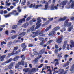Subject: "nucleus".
<instances>
[{
    "mask_svg": "<svg viewBox=\"0 0 74 74\" xmlns=\"http://www.w3.org/2000/svg\"><path fill=\"white\" fill-rule=\"evenodd\" d=\"M19 58V56H17L15 57L13 59L12 58H10L8 60H7L6 61H5V62H4L2 64V65H4L7 63H10L12 60L13 61H16L17 60H18Z\"/></svg>",
    "mask_w": 74,
    "mask_h": 74,
    "instance_id": "f257e3e1",
    "label": "nucleus"
},
{
    "mask_svg": "<svg viewBox=\"0 0 74 74\" xmlns=\"http://www.w3.org/2000/svg\"><path fill=\"white\" fill-rule=\"evenodd\" d=\"M41 26V24H39L35 28H34L35 27V25H34L32 26L30 28V29H27V33H29L30 31L31 32H33V31H34V30H36V29H37L38 28L40 27Z\"/></svg>",
    "mask_w": 74,
    "mask_h": 74,
    "instance_id": "f03ea898",
    "label": "nucleus"
},
{
    "mask_svg": "<svg viewBox=\"0 0 74 74\" xmlns=\"http://www.w3.org/2000/svg\"><path fill=\"white\" fill-rule=\"evenodd\" d=\"M59 29H60L59 27L54 28L53 29V31H52L50 33L48 34V36H56V32Z\"/></svg>",
    "mask_w": 74,
    "mask_h": 74,
    "instance_id": "7ed1b4c3",
    "label": "nucleus"
},
{
    "mask_svg": "<svg viewBox=\"0 0 74 74\" xmlns=\"http://www.w3.org/2000/svg\"><path fill=\"white\" fill-rule=\"evenodd\" d=\"M20 58L22 59L21 61H22V60L23 61L21 62H18V64L19 65L24 66L25 64L24 63V61H23V60H25V57L24 56V55H21Z\"/></svg>",
    "mask_w": 74,
    "mask_h": 74,
    "instance_id": "20e7f679",
    "label": "nucleus"
},
{
    "mask_svg": "<svg viewBox=\"0 0 74 74\" xmlns=\"http://www.w3.org/2000/svg\"><path fill=\"white\" fill-rule=\"evenodd\" d=\"M32 33L33 34H34V33H35L34 35L32 36V38H34V37H36V36H38V34H39V35L42 34V32H40L39 30H37L36 31V32H32Z\"/></svg>",
    "mask_w": 74,
    "mask_h": 74,
    "instance_id": "39448f33",
    "label": "nucleus"
},
{
    "mask_svg": "<svg viewBox=\"0 0 74 74\" xmlns=\"http://www.w3.org/2000/svg\"><path fill=\"white\" fill-rule=\"evenodd\" d=\"M69 21V20L68 19L65 21L64 25L65 27H66V26H67V27H70V26L71 25V23H68Z\"/></svg>",
    "mask_w": 74,
    "mask_h": 74,
    "instance_id": "423d86ee",
    "label": "nucleus"
},
{
    "mask_svg": "<svg viewBox=\"0 0 74 74\" xmlns=\"http://www.w3.org/2000/svg\"><path fill=\"white\" fill-rule=\"evenodd\" d=\"M63 35H61L60 36V38L57 40L56 41L57 42V43H60L62 42L63 41Z\"/></svg>",
    "mask_w": 74,
    "mask_h": 74,
    "instance_id": "0eeeda50",
    "label": "nucleus"
},
{
    "mask_svg": "<svg viewBox=\"0 0 74 74\" xmlns=\"http://www.w3.org/2000/svg\"><path fill=\"white\" fill-rule=\"evenodd\" d=\"M42 57V56L41 55H40L39 56V57H37L36 58H35V59L34 60H33V62H34V63L35 64H36V63H37V62L38 61V60H39V59L40 58H41Z\"/></svg>",
    "mask_w": 74,
    "mask_h": 74,
    "instance_id": "6e6552de",
    "label": "nucleus"
},
{
    "mask_svg": "<svg viewBox=\"0 0 74 74\" xmlns=\"http://www.w3.org/2000/svg\"><path fill=\"white\" fill-rule=\"evenodd\" d=\"M67 18V17L66 16H64L63 18L60 17V18L59 19V20H58V22H63L66 20Z\"/></svg>",
    "mask_w": 74,
    "mask_h": 74,
    "instance_id": "1a4fd4ad",
    "label": "nucleus"
},
{
    "mask_svg": "<svg viewBox=\"0 0 74 74\" xmlns=\"http://www.w3.org/2000/svg\"><path fill=\"white\" fill-rule=\"evenodd\" d=\"M68 2V1L66 0L63 1V2H61L60 4V5H63V6L64 5H66V4Z\"/></svg>",
    "mask_w": 74,
    "mask_h": 74,
    "instance_id": "9d476101",
    "label": "nucleus"
},
{
    "mask_svg": "<svg viewBox=\"0 0 74 74\" xmlns=\"http://www.w3.org/2000/svg\"><path fill=\"white\" fill-rule=\"evenodd\" d=\"M14 64H15V62H11L8 66L9 69H11L13 67V66H14Z\"/></svg>",
    "mask_w": 74,
    "mask_h": 74,
    "instance_id": "9b49d317",
    "label": "nucleus"
},
{
    "mask_svg": "<svg viewBox=\"0 0 74 74\" xmlns=\"http://www.w3.org/2000/svg\"><path fill=\"white\" fill-rule=\"evenodd\" d=\"M37 22L36 23V25H38L39 23H40L41 22V18L40 17H38V18L37 19Z\"/></svg>",
    "mask_w": 74,
    "mask_h": 74,
    "instance_id": "f8f14e48",
    "label": "nucleus"
},
{
    "mask_svg": "<svg viewBox=\"0 0 74 74\" xmlns=\"http://www.w3.org/2000/svg\"><path fill=\"white\" fill-rule=\"evenodd\" d=\"M70 3H71V8H73L74 6V1L73 0H70Z\"/></svg>",
    "mask_w": 74,
    "mask_h": 74,
    "instance_id": "ddd939ff",
    "label": "nucleus"
},
{
    "mask_svg": "<svg viewBox=\"0 0 74 74\" xmlns=\"http://www.w3.org/2000/svg\"><path fill=\"white\" fill-rule=\"evenodd\" d=\"M15 52L14 51H13L12 53H10L8 54L7 56V58H10L11 56H12L14 55V52Z\"/></svg>",
    "mask_w": 74,
    "mask_h": 74,
    "instance_id": "4468645a",
    "label": "nucleus"
},
{
    "mask_svg": "<svg viewBox=\"0 0 74 74\" xmlns=\"http://www.w3.org/2000/svg\"><path fill=\"white\" fill-rule=\"evenodd\" d=\"M25 20H26V19L25 18H23L22 19H20L18 21V23H22L23 21V22H25Z\"/></svg>",
    "mask_w": 74,
    "mask_h": 74,
    "instance_id": "2eb2a0df",
    "label": "nucleus"
},
{
    "mask_svg": "<svg viewBox=\"0 0 74 74\" xmlns=\"http://www.w3.org/2000/svg\"><path fill=\"white\" fill-rule=\"evenodd\" d=\"M64 69H62L60 68L59 70V71L60 73V74H63V73H64Z\"/></svg>",
    "mask_w": 74,
    "mask_h": 74,
    "instance_id": "dca6fc26",
    "label": "nucleus"
},
{
    "mask_svg": "<svg viewBox=\"0 0 74 74\" xmlns=\"http://www.w3.org/2000/svg\"><path fill=\"white\" fill-rule=\"evenodd\" d=\"M26 35V32H23L21 33H20L19 34V36H21V37H23L24 36Z\"/></svg>",
    "mask_w": 74,
    "mask_h": 74,
    "instance_id": "f3484780",
    "label": "nucleus"
},
{
    "mask_svg": "<svg viewBox=\"0 0 74 74\" xmlns=\"http://www.w3.org/2000/svg\"><path fill=\"white\" fill-rule=\"evenodd\" d=\"M69 63H70V62L69 61H67V63L63 65V67H66L67 66H69Z\"/></svg>",
    "mask_w": 74,
    "mask_h": 74,
    "instance_id": "a211bd4d",
    "label": "nucleus"
},
{
    "mask_svg": "<svg viewBox=\"0 0 74 74\" xmlns=\"http://www.w3.org/2000/svg\"><path fill=\"white\" fill-rule=\"evenodd\" d=\"M12 14H14L13 12L10 13L7 15H6L5 17L6 18H7V17H10V16H11V15H12Z\"/></svg>",
    "mask_w": 74,
    "mask_h": 74,
    "instance_id": "6ab92c4d",
    "label": "nucleus"
},
{
    "mask_svg": "<svg viewBox=\"0 0 74 74\" xmlns=\"http://www.w3.org/2000/svg\"><path fill=\"white\" fill-rule=\"evenodd\" d=\"M18 27V25H14L12 27V28L13 30H15Z\"/></svg>",
    "mask_w": 74,
    "mask_h": 74,
    "instance_id": "aec40b11",
    "label": "nucleus"
},
{
    "mask_svg": "<svg viewBox=\"0 0 74 74\" xmlns=\"http://www.w3.org/2000/svg\"><path fill=\"white\" fill-rule=\"evenodd\" d=\"M44 52H45V50L44 49H42L39 52V54L41 55L43 53H44Z\"/></svg>",
    "mask_w": 74,
    "mask_h": 74,
    "instance_id": "412c9836",
    "label": "nucleus"
},
{
    "mask_svg": "<svg viewBox=\"0 0 74 74\" xmlns=\"http://www.w3.org/2000/svg\"><path fill=\"white\" fill-rule=\"evenodd\" d=\"M52 27V25H50L47 28H46V29L45 30V31L46 32H47V31H48Z\"/></svg>",
    "mask_w": 74,
    "mask_h": 74,
    "instance_id": "4be33fe9",
    "label": "nucleus"
},
{
    "mask_svg": "<svg viewBox=\"0 0 74 74\" xmlns=\"http://www.w3.org/2000/svg\"><path fill=\"white\" fill-rule=\"evenodd\" d=\"M69 57V55L66 54L64 55V58L65 60V61L67 60V57Z\"/></svg>",
    "mask_w": 74,
    "mask_h": 74,
    "instance_id": "5701e85b",
    "label": "nucleus"
},
{
    "mask_svg": "<svg viewBox=\"0 0 74 74\" xmlns=\"http://www.w3.org/2000/svg\"><path fill=\"white\" fill-rule=\"evenodd\" d=\"M17 36H18L17 35H14L13 36H12L11 38L12 39H14V38H16Z\"/></svg>",
    "mask_w": 74,
    "mask_h": 74,
    "instance_id": "b1692460",
    "label": "nucleus"
},
{
    "mask_svg": "<svg viewBox=\"0 0 74 74\" xmlns=\"http://www.w3.org/2000/svg\"><path fill=\"white\" fill-rule=\"evenodd\" d=\"M74 64H73L71 67V68L70 69V71H73V70H74Z\"/></svg>",
    "mask_w": 74,
    "mask_h": 74,
    "instance_id": "393cba45",
    "label": "nucleus"
},
{
    "mask_svg": "<svg viewBox=\"0 0 74 74\" xmlns=\"http://www.w3.org/2000/svg\"><path fill=\"white\" fill-rule=\"evenodd\" d=\"M30 70V68H27L24 69V70L25 71V72H28Z\"/></svg>",
    "mask_w": 74,
    "mask_h": 74,
    "instance_id": "a878e982",
    "label": "nucleus"
},
{
    "mask_svg": "<svg viewBox=\"0 0 74 74\" xmlns=\"http://www.w3.org/2000/svg\"><path fill=\"white\" fill-rule=\"evenodd\" d=\"M21 51L20 50L17 51H16L15 53V52H14V55H17V54H18V53H19V52H21Z\"/></svg>",
    "mask_w": 74,
    "mask_h": 74,
    "instance_id": "bb28decb",
    "label": "nucleus"
},
{
    "mask_svg": "<svg viewBox=\"0 0 74 74\" xmlns=\"http://www.w3.org/2000/svg\"><path fill=\"white\" fill-rule=\"evenodd\" d=\"M27 47V46L26 45H25V47H24L22 50V51L23 52L24 51H25V50L26 49V48Z\"/></svg>",
    "mask_w": 74,
    "mask_h": 74,
    "instance_id": "cd10ccee",
    "label": "nucleus"
},
{
    "mask_svg": "<svg viewBox=\"0 0 74 74\" xmlns=\"http://www.w3.org/2000/svg\"><path fill=\"white\" fill-rule=\"evenodd\" d=\"M70 42L71 44L73 46V47H74V42L73 41V40H71Z\"/></svg>",
    "mask_w": 74,
    "mask_h": 74,
    "instance_id": "c85d7f7f",
    "label": "nucleus"
},
{
    "mask_svg": "<svg viewBox=\"0 0 74 74\" xmlns=\"http://www.w3.org/2000/svg\"><path fill=\"white\" fill-rule=\"evenodd\" d=\"M26 4V0H23L22 1V3L21 4H23V5H24Z\"/></svg>",
    "mask_w": 74,
    "mask_h": 74,
    "instance_id": "c756f323",
    "label": "nucleus"
},
{
    "mask_svg": "<svg viewBox=\"0 0 74 74\" xmlns=\"http://www.w3.org/2000/svg\"><path fill=\"white\" fill-rule=\"evenodd\" d=\"M73 27H69L68 28V31L70 32L73 29Z\"/></svg>",
    "mask_w": 74,
    "mask_h": 74,
    "instance_id": "7c9ffc66",
    "label": "nucleus"
},
{
    "mask_svg": "<svg viewBox=\"0 0 74 74\" xmlns=\"http://www.w3.org/2000/svg\"><path fill=\"white\" fill-rule=\"evenodd\" d=\"M9 72L10 74H14V71H13L11 69L9 71Z\"/></svg>",
    "mask_w": 74,
    "mask_h": 74,
    "instance_id": "2f4dec72",
    "label": "nucleus"
},
{
    "mask_svg": "<svg viewBox=\"0 0 74 74\" xmlns=\"http://www.w3.org/2000/svg\"><path fill=\"white\" fill-rule=\"evenodd\" d=\"M33 53L34 55H37L38 53V52H37V51H34L33 52Z\"/></svg>",
    "mask_w": 74,
    "mask_h": 74,
    "instance_id": "473e14b6",
    "label": "nucleus"
},
{
    "mask_svg": "<svg viewBox=\"0 0 74 74\" xmlns=\"http://www.w3.org/2000/svg\"><path fill=\"white\" fill-rule=\"evenodd\" d=\"M26 46L25 43H22L21 44V47H22V48H23L24 47H25Z\"/></svg>",
    "mask_w": 74,
    "mask_h": 74,
    "instance_id": "72a5a7b5",
    "label": "nucleus"
},
{
    "mask_svg": "<svg viewBox=\"0 0 74 74\" xmlns=\"http://www.w3.org/2000/svg\"><path fill=\"white\" fill-rule=\"evenodd\" d=\"M40 45H43L44 44V40L42 41L40 43Z\"/></svg>",
    "mask_w": 74,
    "mask_h": 74,
    "instance_id": "f704fd0d",
    "label": "nucleus"
},
{
    "mask_svg": "<svg viewBox=\"0 0 74 74\" xmlns=\"http://www.w3.org/2000/svg\"><path fill=\"white\" fill-rule=\"evenodd\" d=\"M17 10L19 12H21L22 10L21 9H20V7H18L17 8Z\"/></svg>",
    "mask_w": 74,
    "mask_h": 74,
    "instance_id": "c9c22d12",
    "label": "nucleus"
},
{
    "mask_svg": "<svg viewBox=\"0 0 74 74\" xmlns=\"http://www.w3.org/2000/svg\"><path fill=\"white\" fill-rule=\"evenodd\" d=\"M51 10H54V5H53L51 7Z\"/></svg>",
    "mask_w": 74,
    "mask_h": 74,
    "instance_id": "e433bc0d",
    "label": "nucleus"
},
{
    "mask_svg": "<svg viewBox=\"0 0 74 74\" xmlns=\"http://www.w3.org/2000/svg\"><path fill=\"white\" fill-rule=\"evenodd\" d=\"M11 44H12V42L10 41L8 43L7 45H8V46H10Z\"/></svg>",
    "mask_w": 74,
    "mask_h": 74,
    "instance_id": "4c0bfd02",
    "label": "nucleus"
},
{
    "mask_svg": "<svg viewBox=\"0 0 74 74\" xmlns=\"http://www.w3.org/2000/svg\"><path fill=\"white\" fill-rule=\"evenodd\" d=\"M49 23V20H48L45 23V25H47Z\"/></svg>",
    "mask_w": 74,
    "mask_h": 74,
    "instance_id": "58836bf2",
    "label": "nucleus"
},
{
    "mask_svg": "<svg viewBox=\"0 0 74 74\" xmlns=\"http://www.w3.org/2000/svg\"><path fill=\"white\" fill-rule=\"evenodd\" d=\"M48 17V19H49V21H53V18H51L50 17Z\"/></svg>",
    "mask_w": 74,
    "mask_h": 74,
    "instance_id": "ea45409f",
    "label": "nucleus"
},
{
    "mask_svg": "<svg viewBox=\"0 0 74 74\" xmlns=\"http://www.w3.org/2000/svg\"><path fill=\"white\" fill-rule=\"evenodd\" d=\"M18 49V47L17 46L14 48V51H16Z\"/></svg>",
    "mask_w": 74,
    "mask_h": 74,
    "instance_id": "a19ab883",
    "label": "nucleus"
},
{
    "mask_svg": "<svg viewBox=\"0 0 74 74\" xmlns=\"http://www.w3.org/2000/svg\"><path fill=\"white\" fill-rule=\"evenodd\" d=\"M66 44H64L63 45V46L62 47V49H64L65 48H66Z\"/></svg>",
    "mask_w": 74,
    "mask_h": 74,
    "instance_id": "79ce46f5",
    "label": "nucleus"
},
{
    "mask_svg": "<svg viewBox=\"0 0 74 74\" xmlns=\"http://www.w3.org/2000/svg\"><path fill=\"white\" fill-rule=\"evenodd\" d=\"M7 44V43L5 42H4V41H3L1 43V45H3V44Z\"/></svg>",
    "mask_w": 74,
    "mask_h": 74,
    "instance_id": "37998d69",
    "label": "nucleus"
},
{
    "mask_svg": "<svg viewBox=\"0 0 74 74\" xmlns=\"http://www.w3.org/2000/svg\"><path fill=\"white\" fill-rule=\"evenodd\" d=\"M48 7V5H45V9H44V10H47Z\"/></svg>",
    "mask_w": 74,
    "mask_h": 74,
    "instance_id": "c03bdc74",
    "label": "nucleus"
},
{
    "mask_svg": "<svg viewBox=\"0 0 74 74\" xmlns=\"http://www.w3.org/2000/svg\"><path fill=\"white\" fill-rule=\"evenodd\" d=\"M2 58V59H4L5 58V55H3L0 57V58Z\"/></svg>",
    "mask_w": 74,
    "mask_h": 74,
    "instance_id": "a18cd8bd",
    "label": "nucleus"
},
{
    "mask_svg": "<svg viewBox=\"0 0 74 74\" xmlns=\"http://www.w3.org/2000/svg\"><path fill=\"white\" fill-rule=\"evenodd\" d=\"M54 52L56 54H57L58 53V50L55 49L54 51Z\"/></svg>",
    "mask_w": 74,
    "mask_h": 74,
    "instance_id": "49530a36",
    "label": "nucleus"
},
{
    "mask_svg": "<svg viewBox=\"0 0 74 74\" xmlns=\"http://www.w3.org/2000/svg\"><path fill=\"white\" fill-rule=\"evenodd\" d=\"M59 62H56L55 64V66L56 67V65H59Z\"/></svg>",
    "mask_w": 74,
    "mask_h": 74,
    "instance_id": "de8ad7c7",
    "label": "nucleus"
},
{
    "mask_svg": "<svg viewBox=\"0 0 74 74\" xmlns=\"http://www.w3.org/2000/svg\"><path fill=\"white\" fill-rule=\"evenodd\" d=\"M36 22V20H31L30 21V22Z\"/></svg>",
    "mask_w": 74,
    "mask_h": 74,
    "instance_id": "09e8293b",
    "label": "nucleus"
},
{
    "mask_svg": "<svg viewBox=\"0 0 74 74\" xmlns=\"http://www.w3.org/2000/svg\"><path fill=\"white\" fill-rule=\"evenodd\" d=\"M30 19H31V17H29L26 19V21H29V20H30Z\"/></svg>",
    "mask_w": 74,
    "mask_h": 74,
    "instance_id": "8fccbe9b",
    "label": "nucleus"
},
{
    "mask_svg": "<svg viewBox=\"0 0 74 74\" xmlns=\"http://www.w3.org/2000/svg\"><path fill=\"white\" fill-rule=\"evenodd\" d=\"M42 66H43V64H40V65L38 67V68H41V67H42Z\"/></svg>",
    "mask_w": 74,
    "mask_h": 74,
    "instance_id": "3c124183",
    "label": "nucleus"
},
{
    "mask_svg": "<svg viewBox=\"0 0 74 74\" xmlns=\"http://www.w3.org/2000/svg\"><path fill=\"white\" fill-rule=\"evenodd\" d=\"M33 46V44H29L28 45L29 47H32Z\"/></svg>",
    "mask_w": 74,
    "mask_h": 74,
    "instance_id": "603ef678",
    "label": "nucleus"
},
{
    "mask_svg": "<svg viewBox=\"0 0 74 74\" xmlns=\"http://www.w3.org/2000/svg\"><path fill=\"white\" fill-rule=\"evenodd\" d=\"M1 27H3V28H4V27H5V25H1Z\"/></svg>",
    "mask_w": 74,
    "mask_h": 74,
    "instance_id": "864d4df0",
    "label": "nucleus"
},
{
    "mask_svg": "<svg viewBox=\"0 0 74 74\" xmlns=\"http://www.w3.org/2000/svg\"><path fill=\"white\" fill-rule=\"evenodd\" d=\"M67 71H68V70H67L66 71H65L63 74H66L67 73Z\"/></svg>",
    "mask_w": 74,
    "mask_h": 74,
    "instance_id": "5fc2aeb1",
    "label": "nucleus"
},
{
    "mask_svg": "<svg viewBox=\"0 0 74 74\" xmlns=\"http://www.w3.org/2000/svg\"><path fill=\"white\" fill-rule=\"evenodd\" d=\"M58 56L59 57V59H60V58H62V56H61V55L58 54Z\"/></svg>",
    "mask_w": 74,
    "mask_h": 74,
    "instance_id": "6e6d98bb",
    "label": "nucleus"
},
{
    "mask_svg": "<svg viewBox=\"0 0 74 74\" xmlns=\"http://www.w3.org/2000/svg\"><path fill=\"white\" fill-rule=\"evenodd\" d=\"M70 19L71 21H73V20H74V17H71L70 18Z\"/></svg>",
    "mask_w": 74,
    "mask_h": 74,
    "instance_id": "4d7b16f0",
    "label": "nucleus"
},
{
    "mask_svg": "<svg viewBox=\"0 0 74 74\" xmlns=\"http://www.w3.org/2000/svg\"><path fill=\"white\" fill-rule=\"evenodd\" d=\"M0 13L1 14L3 15V10H1L0 12Z\"/></svg>",
    "mask_w": 74,
    "mask_h": 74,
    "instance_id": "13d9d810",
    "label": "nucleus"
},
{
    "mask_svg": "<svg viewBox=\"0 0 74 74\" xmlns=\"http://www.w3.org/2000/svg\"><path fill=\"white\" fill-rule=\"evenodd\" d=\"M39 40L40 41H41V40H44V38L42 37H40L39 38Z\"/></svg>",
    "mask_w": 74,
    "mask_h": 74,
    "instance_id": "bf43d9fd",
    "label": "nucleus"
},
{
    "mask_svg": "<svg viewBox=\"0 0 74 74\" xmlns=\"http://www.w3.org/2000/svg\"><path fill=\"white\" fill-rule=\"evenodd\" d=\"M39 7H40V6H39L38 5H37L35 7V8L37 9V8H38Z\"/></svg>",
    "mask_w": 74,
    "mask_h": 74,
    "instance_id": "052dcab7",
    "label": "nucleus"
},
{
    "mask_svg": "<svg viewBox=\"0 0 74 74\" xmlns=\"http://www.w3.org/2000/svg\"><path fill=\"white\" fill-rule=\"evenodd\" d=\"M33 4H31L29 6L30 8H32V7H33Z\"/></svg>",
    "mask_w": 74,
    "mask_h": 74,
    "instance_id": "680f3d73",
    "label": "nucleus"
},
{
    "mask_svg": "<svg viewBox=\"0 0 74 74\" xmlns=\"http://www.w3.org/2000/svg\"><path fill=\"white\" fill-rule=\"evenodd\" d=\"M48 53L49 54H52V51H49Z\"/></svg>",
    "mask_w": 74,
    "mask_h": 74,
    "instance_id": "e2e57ef3",
    "label": "nucleus"
},
{
    "mask_svg": "<svg viewBox=\"0 0 74 74\" xmlns=\"http://www.w3.org/2000/svg\"><path fill=\"white\" fill-rule=\"evenodd\" d=\"M3 13L5 14H7V11L6 10H4L3 11Z\"/></svg>",
    "mask_w": 74,
    "mask_h": 74,
    "instance_id": "0e129e2a",
    "label": "nucleus"
},
{
    "mask_svg": "<svg viewBox=\"0 0 74 74\" xmlns=\"http://www.w3.org/2000/svg\"><path fill=\"white\" fill-rule=\"evenodd\" d=\"M23 27H24V28H26V27H27V25H26V24H24L23 25Z\"/></svg>",
    "mask_w": 74,
    "mask_h": 74,
    "instance_id": "69168bd1",
    "label": "nucleus"
},
{
    "mask_svg": "<svg viewBox=\"0 0 74 74\" xmlns=\"http://www.w3.org/2000/svg\"><path fill=\"white\" fill-rule=\"evenodd\" d=\"M54 61H55V62H58L59 60H58V59H54Z\"/></svg>",
    "mask_w": 74,
    "mask_h": 74,
    "instance_id": "338daca9",
    "label": "nucleus"
},
{
    "mask_svg": "<svg viewBox=\"0 0 74 74\" xmlns=\"http://www.w3.org/2000/svg\"><path fill=\"white\" fill-rule=\"evenodd\" d=\"M29 67L30 68H32V64H29Z\"/></svg>",
    "mask_w": 74,
    "mask_h": 74,
    "instance_id": "774afa93",
    "label": "nucleus"
}]
</instances>
